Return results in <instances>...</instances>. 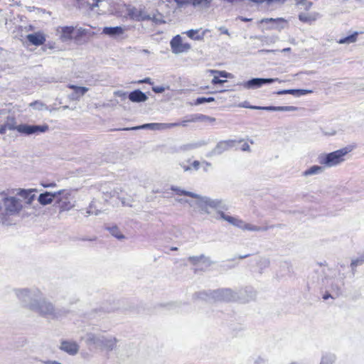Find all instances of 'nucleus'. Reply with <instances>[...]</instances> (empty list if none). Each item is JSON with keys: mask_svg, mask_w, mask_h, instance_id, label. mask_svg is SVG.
Wrapping results in <instances>:
<instances>
[{"mask_svg": "<svg viewBox=\"0 0 364 364\" xmlns=\"http://www.w3.org/2000/svg\"><path fill=\"white\" fill-rule=\"evenodd\" d=\"M14 292L23 306L29 311L47 318H58L60 316V311L39 289H16Z\"/></svg>", "mask_w": 364, "mask_h": 364, "instance_id": "obj_1", "label": "nucleus"}, {"mask_svg": "<svg viewBox=\"0 0 364 364\" xmlns=\"http://www.w3.org/2000/svg\"><path fill=\"white\" fill-rule=\"evenodd\" d=\"M191 198H195L196 200H186L185 202L188 203L191 207L198 208L201 213L210 214L208 208L215 209L216 215L215 218L217 220H223L220 218V213H224V210H227L229 208L228 205L222 199H213L198 194H196V196H191Z\"/></svg>", "mask_w": 364, "mask_h": 364, "instance_id": "obj_2", "label": "nucleus"}, {"mask_svg": "<svg viewBox=\"0 0 364 364\" xmlns=\"http://www.w3.org/2000/svg\"><path fill=\"white\" fill-rule=\"evenodd\" d=\"M195 296L198 299L207 301H235L240 300L242 301H247L248 299H242L237 292L230 289H219L216 290L203 291L195 294Z\"/></svg>", "mask_w": 364, "mask_h": 364, "instance_id": "obj_3", "label": "nucleus"}, {"mask_svg": "<svg viewBox=\"0 0 364 364\" xmlns=\"http://www.w3.org/2000/svg\"><path fill=\"white\" fill-rule=\"evenodd\" d=\"M49 127L47 124L43 125H30L22 124L16 125V119L14 117L9 116L4 124L0 126V134H4L6 130H16L19 133L25 135H31L47 132Z\"/></svg>", "mask_w": 364, "mask_h": 364, "instance_id": "obj_4", "label": "nucleus"}, {"mask_svg": "<svg viewBox=\"0 0 364 364\" xmlns=\"http://www.w3.org/2000/svg\"><path fill=\"white\" fill-rule=\"evenodd\" d=\"M2 211L0 214V223L7 225L8 218L9 216L16 215L23 209V204L20 199L14 196H5L1 200Z\"/></svg>", "mask_w": 364, "mask_h": 364, "instance_id": "obj_5", "label": "nucleus"}, {"mask_svg": "<svg viewBox=\"0 0 364 364\" xmlns=\"http://www.w3.org/2000/svg\"><path fill=\"white\" fill-rule=\"evenodd\" d=\"M85 342L89 346H94L95 347L101 350L111 351L116 347L117 339L110 335L106 336L104 334H96L94 333H87L85 337Z\"/></svg>", "mask_w": 364, "mask_h": 364, "instance_id": "obj_6", "label": "nucleus"}, {"mask_svg": "<svg viewBox=\"0 0 364 364\" xmlns=\"http://www.w3.org/2000/svg\"><path fill=\"white\" fill-rule=\"evenodd\" d=\"M350 151V149L345 147L329 154L319 156V163L327 167L336 166L345 161V156Z\"/></svg>", "mask_w": 364, "mask_h": 364, "instance_id": "obj_7", "label": "nucleus"}, {"mask_svg": "<svg viewBox=\"0 0 364 364\" xmlns=\"http://www.w3.org/2000/svg\"><path fill=\"white\" fill-rule=\"evenodd\" d=\"M220 218H223V220L227 221L233 226H235L243 230H248L252 232L267 231L273 227L268 225L257 226L250 223H247L237 217L230 216L225 214V213H220Z\"/></svg>", "mask_w": 364, "mask_h": 364, "instance_id": "obj_8", "label": "nucleus"}, {"mask_svg": "<svg viewBox=\"0 0 364 364\" xmlns=\"http://www.w3.org/2000/svg\"><path fill=\"white\" fill-rule=\"evenodd\" d=\"M179 123H148L137 127L126 128V130H137V129H151V130H164L178 127Z\"/></svg>", "mask_w": 364, "mask_h": 364, "instance_id": "obj_9", "label": "nucleus"}, {"mask_svg": "<svg viewBox=\"0 0 364 364\" xmlns=\"http://www.w3.org/2000/svg\"><path fill=\"white\" fill-rule=\"evenodd\" d=\"M170 46L172 52L175 54L188 52L191 48L189 43L182 42L180 35H176L171 39Z\"/></svg>", "mask_w": 364, "mask_h": 364, "instance_id": "obj_10", "label": "nucleus"}, {"mask_svg": "<svg viewBox=\"0 0 364 364\" xmlns=\"http://www.w3.org/2000/svg\"><path fill=\"white\" fill-rule=\"evenodd\" d=\"M237 141L232 139L221 141L218 142L215 147L212 151L208 152L206 156L208 157H211L215 155L222 154L224 151H226L234 147Z\"/></svg>", "mask_w": 364, "mask_h": 364, "instance_id": "obj_11", "label": "nucleus"}, {"mask_svg": "<svg viewBox=\"0 0 364 364\" xmlns=\"http://www.w3.org/2000/svg\"><path fill=\"white\" fill-rule=\"evenodd\" d=\"M344 279V274H342V276L338 278L327 279L329 291L331 294H333L336 297H338L342 293V287L345 284Z\"/></svg>", "mask_w": 364, "mask_h": 364, "instance_id": "obj_12", "label": "nucleus"}, {"mask_svg": "<svg viewBox=\"0 0 364 364\" xmlns=\"http://www.w3.org/2000/svg\"><path fill=\"white\" fill-rule=\"evenodd\" d=\"M129 18L135 21H149L151 15L147 14L144 9L134 6H129L127 9Z\"/></svg>", "mask_w": 364, "mask_h": 364, "instance_id": "obj_13", "label": "nucleus"}, {"mask_svg": "<svg viewBox=\"0 0 364 364\" xmlns=\"http://www.w3.org/2000/svg\"><path fill=\"white\" fill-rule=\"evenodd\" d=\"M279 81L278 78H252L250 80H247L245 82H243L242 85L246 89H255L260 87L266 84H270L274 82Z\"/></svg>", "mask_w": 364, "mask_h": 364, "instance_id": "obj_14", "label": "nucleus"}, {"mask_svg": "<svg viewBox=\"0 0 364 364\" xmlns=\"http://www.w3.org/2000/svg\"><path fill=\"white\" fill-rule=\"evenodd\" d=\"M63 191V193L58 195L60 198L57 201L60 211L69 210L74 207V205L70 200L71 196L70 191L66 190Z\"/></svg>", "mask_w": 364, "mask_h": 364, "instance_id": "obj_15", "label": "nucleus"}, {"mask_svg": "<svg viewBox=\"0 0 364 364\" xmlns=\"http://www.w3.org/2000/svg\"><path fill=\"white\" fill-rule=\"evenodd\" d=\"M64 193V191H59L57 192H48L41 193L38 198V201L42 205L51 204L54 199Z\"/></svg>", "mask_w": 364, "mask_h": 364, "instance_id": "obj_16", "label": "nucleus"}, {"mask_svg": "<svg viewBox=\"0 0 364 364\" xmlns=\"http://www.w3.org/2000/svg\"><path fill=\"white\" fill-rule=\"evenodd\" d=\"M60 349L69 355H75L78 353L80 346L75 341H62Z\"/></svg>", "mask_w": 364, "mask_h": 364, "instance_id": "obj_17", "label": "nucleus"}, {"mask_svg": "<svg viewBox=\"0 0 364 364\" xmlns=\"http://www.w3.org/2000/svg\"><path fill=\"white\" fill-rule=\"evenodd\" d=\"M251 109H259V110H266V111H281V112H291L295 111L298 108L294 106H267V107H261V106H253L249 107Z\"/></svg>", "mask_w": 364, "mask_h": 364, "instance_id": "obj_18", "label": "nucleus"}, {"mask_svg": "<svg viewBox=\"0 0 364 364\" xmlns=\"http://www.w3.org/2000/svg\"><path fill=\"white\" fill-rule=\"evenodd\" d=\"M127 30L126 26L105 27L102 33L109 37L117 38L124 34Z\"/></svg>", "mask_w": 364, "mask_h": 364, "instance_id": "obj_19", "label": "nucleus"}, {"mask_svg": "<svg viewBox=\"0 0 364 364\" xmlns=\"http://www.w3.org/2000/svg\"><path fill=\"white\" fill-rule=\"evenodd\" d=\"M285 20L282 18H262L260 20V23H269L270 25L265 28L269 29H281L283 28V26H280L281 23H284Z\"/></svg>", "mask_w": 364, "mask_h": 364, "instance_id": "obj_20", "label": "nucleus"}, {"mask_svg": "<svg viewBox=\"0 0 364 364\" xmlns=\"http://www.w3.org/2000/svg\"><path fill=\"white\" fill-rule=\"evenodd\" d=\"M129 100L132 102H144L148 99L146 95L140 90H135L128 95Z\"/></svg>", "mask_w": 364, "mask_h": 364, "instance_id": "obj_21", "label": "nucleus"}, {"mask_svg": "<svg viewBox=\"0 0 364 364\" xmlns=\"http://www.w3.org/2000/svg\"><path fill=\"white\" fill-rule=\"evenodd\" d=\"M26 38L32 45L36 46L43 45L46 41L45 36L40 32L28 34Z\"/></svg>", "mask_w": 364, "mask_h": 364, "instance_id": "obj_22", "label": "nucleus"}, {"mask_svg": "<svg viewBox=\"0 0 364 364\" xmlns=\"http://www.w3.org/2000/svg\"><path fill=\"white\" fill-rule=\"evenodd\" d=\"M35 191H36V189L19 188L17 190V195L25 198L26 200V203L28 205H31L36 198V196L33 194Z\"/></svg>", "mask_w": 364, "mask_h": 364, "instance_id": "obj_23", "label": "nucleus"}, {"mask_svg": "<svg viewBox=\"0 0 364 364\" xmlns=\"http://www.w3.org/2000/svg\"><path fill=\"white\" fill-rule=\"evenodd\" d=\"M311 92H312V91L310 90L290 89V90H279V91H277V92H275V94H277L278 95L290 94V95H293L296 97H300V96H302V95H306V94L311 93Z\"/></svg>", "mask_w": 364, "mask_h": 364, "instance_id": "obj_24", "label": "nucleus"}, {"mask_svg": "<svg viewBox=\"0 0 364 364\" xmlns=\"http://www.w3.org/2000/svg\"><path fill=\"white\" fill-rule=\"evenodd\" d=\"M320 17V15L317 12L314 13H301L299 15V19L307 23H312L315 21H316Z\"/></svg>", "mask_w": 364, "mask_h": 364, "instance_id": "obj_25", "label": "nucleus"}, {"mask_svg": "<svg viewBox=\"0 0 364 364\" xmlns=\"http://www.w3.org/2000/svg\"><path fill=\"white\" fill-rule=\"evenodd\" d=\"M74 31L73 26H64L61 28L60 40L66 42L72 39V34Z\"/></svg>", "mask_w": 364, "mask_h": 364, "instance_id": "obj_26", "label": "nucleus"}, {"mask_svg": "<svg viewBox=\"0 0 364 364\" xmlns=\"http://www.w3.org/2000/svg\"><path fill=\"white\" fill-rule=\"evenodd\" d=\"M69 87L74 90V93L72 94V99L77 100L80 96L84 95L88 90L87 87H79L73 85H69Z\"/></svg>", "mask_w": 364, "mask_h": 364, "instance_id": "obj_27", "label": "nucleus"}, {"mask_svg": "<svg viewBox=\"0 0 364 364\" xmlns=\"http://www.w3.org/2000/svg\"><path fill=\"white\" fill-rule=\"evenodd\" d=\"M323 171V168L322 166L314 165L306 169L303 173V176H309L312 175H317Z\"/></svg>", "mask_w": 364, "mask_h": 364, "instance_id": "obj_28", "label": "nucleus"}, {"mask_svg": "<svg viewBox=\"0 0 364 364\" xmlns=\"http://www.w3.org/2000/svg\"><path fill=\"white\" fill-rule=\"evenodd\" d=\"M199 30L191 29L186 32V34L188 38L195 41H202L204 38L205 33L203 32L201 35H198Z\"/></svg>", "mask_w": 364, "mask_h": 364, "instance_id": "obj_29", "label": "nucleus"}, {"mask_svg": "<svg viewBox=\"0 0 364 364\" xmlns=\"http://www.w3.org/2000/svg\"><path fill=\"white\" fill-rule=\"evenodd\" d=\"M358 32H354L353 34L346 36L345 38H341L338 43L340 44H350L356 42L358 38Z\"/></svg>", "mask_w": 364, "mask_h": 364, "instance_id": "obj_30", "label": "nucleus"}, {"mask_svg": "<svg viewBox=\"0 0 364 364\" xmlns=\"http://www.w3.org/2000/svg\"><path fill=\"white\" fill-rule=\"evenodd\" d=\"M213 0H192V5L195 8H209Z\"/></svg>", "mask_w": 364, "mask_h": 364, "instance_id": "obj_31", "label": "nucleus"}, {"mask_svg": "<svg viewBox=\"0 0 364 364\" xmlns=\"http://www.w3.org/2000/svg\"><path fill=\"white\" fill-rule=\"evenodd\" d=\"M364 264V255H360L357 258H353L351 259L350 267L352 269L353 274L355 272V268L358 266H360Z\"/></svg>", "mask_w": 364, "mask_h": 364, "instance_id": "obj_32", "label": "nucleus"}, {"mask_svg": "<svg viewBox=\"0 0 364 364\" xmlns=\"http://www.w3.org/2000/svg\"><path fill=\"white\" fill-rule=\"evenodd\" d=\"M336 360V357L333 353H326L321 358L320 364H333Z\"/></svg>", "mask_w": 364, "mask_h": 364, "instance_id": "obj_33", "label": "nucleus"}, {"mask_svg": "<svg viewBox=\"0 0 364 364\" xmlns=\"http://www.w3.org/2000/svg\"><path fill=\"white\" fill-rule=\"evenodd\" d=\"M171 190L174 191L178 196H190V197L196 196V193L182 190L181 188H180L177 186H171Z\"/></svg>", "mask_w": 364, "mask_h": 364, "instance_id": "obj_34", "label": "nucleus"}, {"mask_svg": "<svg viewBox=\"0 0 364 364\" xmlns=\"http://www.w3.org/2000/svg\"><path fill=\"white\" fill-rule=\"evenodd\" d=\"M257 264L258 267L259 268L260 272L266 268L269 267L270 264V261L268 258L266 257H260L257 261Z\"/></svg>", "mask_w": 364, "mask_h": 364, "instance_id": "obj_35", "label": "nucleus"}, {"mask_svg": "<svg viewBox=\"0 0 364 364\" xmlns=\"http://www.w3.org/2000/svg\"><path fill=\"white\" fill-rule=\"evenodd\" d=\"M112 235L117 239H124V236L117 226H112L107 228Z\"/></svg>", "mask_w": 364, "mask_h": 364, "instance_id": "obj_36", "label": "nucleus"}, {"mask_svg": "<svg viewBox=\"0 0 364 364\" xmlns=\"http://www.w3.org/2000/svg\"><path fill=\"white\" fill-rule=\"evenodd\" d=\"M214 101H215L214 97H198L196 100L195 105H201V104H203V103L212 102H214Z\"/></svg>", "mask_w": 364, "mask_h": 364, "instance_id": "obj_37", "label": "nucleus"}, {"mask_svg": "<svg viewBox=\"0 0 364 364\" xmlns=\"http://www.w3.org/2000/svg\"><path fill=\"white\" fill-rule=\"evenodd\" d=\"M203 259H206L203 255H201L200 256H191L188 257V261L193 264H196Z\"/></svg>", "mask_w": 364, "mask_h": 364, "instance_id": "obj_38", "label": "nucleus"}, {"mask_svg": "<svg viewBox=\"0 0 364 364\" xmlns=\"http://www.w3.org/2000/svg\"><path fill=\"white\" fill-rule=\"evenodd\" d=\"M208 118V116L200 114H196V115L191 116L190 118V121H193V122L198 121V120L206 121V119Z\"/></svg>", "mask_w": 364, "mask_h": 364, "instance_id": "obj_39", "label": "nucleus"}, {"mask_svg": "<svg viewBox=\"0 0 364 364\" xmlns=\"http://www.w3.org/2000/svg\"><path fill=\"white\" fill-rule=\"evenodd\" d=\"M176 3L178 8H181L185 5L192 4V0H173Z\"/></svg>", "mask_w": 364, "mask_h": 364, "instance_id": "obj_40", "label": "nucleus"}, {"mask_svg": "<svg viewBox=\"0 0 364 364\" xmlns=\"http://www.w3.org/2000/svg\"><path fill=\"white\" fill-rule=\"evenodd\" d=\"M114 95L115 96L121 97L122 100H125L127 98V92L122 90L115 91L114 92Z\"/></svg>", "mask_w": 364, "mask_h": 364, "instance_id": "obj_41", "label": "nucleus"}, {"mask_svg": "<svg viewBox=\"0 0 364 364\" xmlns=\"http://www.w3.org/2000/svg\"><path fill=\"white\" fill-rule=\"evenodd\" d=\"M152 90L155 93H162L165 91V87L163 86H156L152 87Z\"/></svg>", "mask_w": 364, "mask_h": 364, "instance_id": "obj_42", "label": "nucleus"}, {"mask_svg": "<svg viewBox=\"0 0 364 364\" xmlns=\"http://www.w3.org/2000/svg\"><path fill=\"white\" fill-rule=\"evenodd\" d=\"M226 82V80H220V79H219V78H218V77H216V76H215V77L213 78L212 81H211L212 84H213V85L223 84V83H224V82Z\"/></svg>", "mask_w": 364, "mask_h": 364, "instance_id": "obj_43", "label": "nucleus"}, {"mask_svg": "<svg viewBox=\"0 0 364 364\" xmlns=\"http://www.w3.org/2000/svg\"><path fill=\"white\" fill-rule=\"evenodd\" d=\"M87 33H88V30L87 29H85V28H81V27L77 29V36H85Z\"/></svg>", "mask_w": 364, "mask_h": 364, "instance_id": "obj_44", "label": "nucleus"}, {"mask_svg": "<svg viewBox=\"0 0 364 364\" xmlns=\"http://www.w3.org/2000/svg\"><path fill=\"white\" fill-rule=\"evenodd\" d=\"M149 20L152 21L153 22H154L157 24H161V23H164V21L161 20V18H157L155 16H151V18Z\"/></svg>", "mask_w": 364, "mask_h": 364, "instance_id": "obj_45", "label": "nucleus"}, {"mask_svg": "<svg viewBox=\"0 0 364 364\" xmlns=\"http://www.w3.org/2000/svg\"><path fill=\"white\" fill-rule=\"evenodd\" d=\"M92 204H90V207H89V209H87L86 210V214H85V216H88L90 215H92V214H95V215H98L99 212L98 210L95 211V212H93L92 210Z\"/></svg>", "mask_w": 364, "mask_h": 364, "instance_id": "obj_46", "label": "nucleus"}, {"mask_svg": "<svg viewBox=\"0 0 364 364\" xmlns=\"http://www.w3.org/2000/svg\"><path fill=\"white\" fill-rule=\"evenodd\" d=\"M211 73H218L220 75V76L223 77H228V76L229 75V73H228L225 71L211 70Z\"/></svg>", "mask_w": 364, "mask_h": 364, "instance_id": "obj_47", "label": "nucleus"}, {"mask_svg": "<svg viewBox=\"0 0 364 364\" xmlns=\"http://www.w3.org/2000/svg\"><path fill=\"white\" fill-rule=\"evenodd\" d=\"M41 185L44 187V188H52V187H55L56 186V183L53 182V183H44V182H42L41 183Z\"/></svg>", "mask_w": 364, "mask_h": 364, "instance_id": "obj_48", "label": "nucleus"}, {"mask_svg": "<svg viewBox=\"0 0 364 364\" xmlns=\"http://www.w3.org/2000/svg\"><path fill=\"white\" fill-rule=\"evenodd\" d=\"M328 298L335 299V298H336V297L335 296V295H334L333 294H331V293H329V292H328V291H327V292H326V294H323V299L324 300H326V299H328Z\"/></svg>", "mask_w": 364, "mask_h": 364, "instance_id": "obj_49", "label": "nucleus"}, {"mask_svg": "<svg viewBox=\"0 0 364 364\" xmlns=\"http://www.w3.org/2000/svg\"><path fill=\"white\" fill-rule=\"evenodd\" d=\"M241 150L244 151H249L250 150V147L249 144L246 142L243 143V144L241 146Z\"/></svg>", "mask_w": 364, "mask_h": 364, "instance_id": "obj_50", "label": "nucleus"}, {"mask_svg": "<svg viewBox=\"0 0 364 364\" xmlns=\"http://www.w3.org/2000/svg\"><path fill=\"white\" fill-rule=\"evenodd\" d=\"M218 30L223 34L230 36L228 29L226 28L225 26H220L218 28Z\"/></svg>", "mask_w": 364, "mask_h": 364, "instance_id": "obj_51", "label": "nucleus"}, {"mask_svg": "<svg viewBox=\"0 0 364 364\" xmlns=\"http://www.w3.org/2000/svg\"><path fill=\"white\" fill-rule=\"evenodd\" d=\"M191 166L195 169V170H198L199 168V166H200V162L198 161H194L192 164H191Z\"/></svg>", "mask_w": 364, "mask_h": 364, "instance_id": "obj_52", "label": "nucleus"}, {"mask_svg": "<svg viewBox=\"0 0 364 364\" xmlns=\"http://www.w3.org/2000/svg\"><path fill=\"white\" fill-rule=\"evenodd\" d=\"M101 1V0H93V3L90 4V9L92 10L95 7L98 6V3Z\"/></svg>", "mask_w": 364, "mask_h": 364, "instance_id": "obj_53", "label": "nucleus"}, {"mask_svg": "<svg viewBox=\"0 0 364 364\" xmlns=\"http://www.w3.org/2000/svg\"><path fill=\"white\" fill-rule=\"evenodd\" d=\"M139 83H149L152 84L151 80L149 77L144 78V80H139Z\"/></svg>", "mask_w": 364, "mask_h": 364, "instance_id": "obj_54", "label": "nucleus"}, {"mask_svg": "<svg viewBox=\"0 0 364 364\" xmlns=\"http://www.w3.org/2000/svg\"><path fill=\"white\" fill-rule=\"evenodd\" d=\"M42 363L44 364H62L56 360H45L42 361Z\"/></svg>", "mask_w": 364, "mask_h": 364, "instance_id": "obj_55", "label": "nucleus"}, {"mask_svg": "<svg viewBox=\"0 0 364 364\" xmlns=\"http://www.w3.org/2000/svg\"><path fill=\"white\" fill-rule=\"evenodd\" d=\"M191 122V121H190V119H188L187 120H183L181 122H178L180 124L178 126L186 127V126H187V123Z\"/></svg>", "mask_w": 364, "mask_h": 364, "instance_id": "obj_56", "label": "nucleus"}, {"mask_svg": "<svg viewBox=\"0 0 364 364\" xmlns=\"http://www.w3.org/2000/svg\"><path fill=\"white\" fill-rule=\"evenodd\" d=\"M242 107L249 108V107H253V105H250L247 102H244L242 105H240Z\"/></svg>", "mask_w": 364, "mask_h": 364, "instance_id": "obj_57", "label": "nucleus"}, {"mask_svg": "<svg viewBox=\"0 0 364 364\" xmlns=\"http://www.w3.org/2000/svg\"><path fill=\"white\" fill-rule=\"evenodd\" d=\"M302 4H304L306 7H311V5H312V3L311 1H307V0H304Z\"/></svg>", "mask_w": 364, "mask_h": 364, "instance_id": "obj_58", "label": "nucleus"}, {"mask_svg": "<svg viewBox=\"0 0 364 364\" xmlns=\"http://www.w3.org/2000/svg\"><path fill=\"white\" fill-rule=\"evenodd\" d=\"M181 166L183 168L184 171H188L191 169V167L189 166H185V165H182V164Z\"/></svg>", "mask_w": 364, "mask_h": 364, "instance_id": "obj_59", "label": "nucleus"}, {"mask_svg": "<svg viewBox=\"0 0 364 364\" xmlns=\"http://www.w3.org/2000/svg\"><path fill=\"white\" fill-rule=\"evenodd\" d=\"M226 2L230 3V4H235L237 2L241 1L242 0H224Z\"/></svg>", "mask_w": 364, "mask_h": 364, "instance_id": "obj_60", "label": "nucleus"}, {"mask_svg": "<svg viewBox=\"0 0 364 364\" xmlns=\"http://www.w3.org/2000/svg\"><path fill=\"white\" fill-rule=\"evenodd\" d=\"M240 19L242 21H244V22H248V21H250L252 20L251 18H247L242 17V16H240Z\"/></svg>", "mask_w": 364, "mask_h": 364, "instance_id": "obj_61", "label": "nucleus"}, {"mask_svg": "<svg viewBox=\"0 0 364 364\" xmlns=\"http://www.w3.org/2000/svg\"><path fill=\"white\" fill-rule=\"evenodd\" d=\"M206 121H209V122H215V119L208 116V118L206 119Z\"/></svg>", "mask_w": 364, "mask_h": 364, "instance_id": "obj_62", "label": "nucleus"}, {"mask_svg": "<svg viewBox=\"0 0 364 364\" xmlns=\"http://www.w3.org/2000/svg\"><path fill=\"white\" fill-rule=\"evenodd\" d=\"M250 255H240L239 256V259H245L247 257Z\"/></svg>", "mask_w": 364, "mask_h": 364, "instance_id": "obj_63", "label": "nucleus"}, {"mask_svg": "<svg viewBox=\"0 0 364 364\" xmlns=\"http://www.w3.org/2000/svg\"><path fill=\"white\" fill-rule=\"evenodd\" d=\"M290 50H291V48H284V49L282 50V52H287V51H289Z\"/></svg>", "mask_w": 364, "mask_h": 364, "instance_id": "obj_64", "label": "nucleus"}]
</instances>
